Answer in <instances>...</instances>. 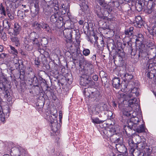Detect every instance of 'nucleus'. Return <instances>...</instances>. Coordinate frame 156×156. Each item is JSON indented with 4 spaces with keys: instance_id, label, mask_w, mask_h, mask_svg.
<instances>
[{
    "instance_id": "f257e3e1",
    "label": "nucleus",
    "mask_w": 156,
    "mask_h": 156,
    "mask_svg": "<svg viewBox=\"0 0 156 156\" xmlns=\"http://www.w3.org/2000/svg\"><path fill=\"white\" fill-rule=\"evenodd\" d=\"M8 83L9 80L6 76L2 75L0 76V89L2 91V93L1 94L9 102L12 99V92L10 89L6 87V84Z\"/></svg>"
},
{
    "instance_id": "f03ea898",
    "label": "nucleus",
    "mask_w": 156,
    "mask_h": 156,
    "mask_svg": "<svg viewBox=\"0 0 156 156\" xmlns=\"http://www.w3.org/2000/svg\"><path fill=\"white\" fill-rule=\"evenodd\" d=\"M52 5L54 7V9L56 10V12H54L52 14L50 17V21L52 23H59L62 25L63 24V18L60 15L58 12L59 8L57 4V1H54L52 4Z\"/></svg>"
},
{
    "instance_id": "7ed1b4c3",
    "label": "nucleus",
    "mask_w": 156,
    "mask_h": 156,
    "mask_svg": "<svg viewBox=\"0 0 156 156\" xmlns=\"http://www.w3.org/2000/svg\"><path fill=\"white\" fill-rule=\"evenodd\" d=\"M85 95L89 98H93L94 101L98 102L101 101V96L99 90L96 89L88 88L85 91Z\"/></svg>"
},
{
    "instance_id": "20e7f679",
    "label": "nucleus",
    "mask_w": 156,
    "mask_h": 156,
    "mask_svg": "<svg viewBox=\"0 0 156 156\" xmlns=\"http://www.w3.org/2000/svg\"><path fill=\"white\" fill-rule=\"evenodd\" d=\"M120 127L115 125L111 128H106L103 129L101 132V134L104 138L107 139L110 138L114 133H119Z\"/></svg>"
},
{
    "instance_id": "39448f33",
    "label": "nucleus",
    "mask_w": 156,
    "mask_h": 156,
    "mask_svg": "<svg viewBox=\"0 0 156 156\" xmlns=\"http://www.w3.org/2000/svg\"><path fill=\"white\" fill-rule=\"evenodd\" d=\"M39 35L35 32H33L30 34L28 37H25L24 40H26V43L28 42L32 43L36 47H39L41 45L40 40H38Z\"/></svg>"
},
{
    "instance_id": "423d86ee",
    "label": "nucleus",
    "mask_w": 156,
    "mask_h": 156,
    "mask_svg": "<svg viewBox=\"0 0 156 156\" xmlns=\"http://www.w3.org/2000/svg\"><path fill=\"white\" fill-rule=\"evenodd\" d=\"M129 153L131 156H143L144 154L137 148H135L136 144L132 140H130L128 142Z\"/></svg>"
},
{
    "instance_id": "0eeeda50",
    "label": "nucleus",
    "mask_w": 156,
    "mask_h": 156,
    "mask_svg": "<svg viewBox=\"0 0 156 156\" xmlns=\"http://www.w3.org/2000/svg\"><path fill=\"white\" fill-rule=\"evenodd\" d=\"M94 70L93 65L90 62H86L83 69L84 73L82 74L81 77L82 78H89L94 73Z\"/></svg>"
},
{
    "instance_id": "6e6552de",
    "label": "nucleus",
    "mask_w": 156,
    "mask_h": 156,
    "mask_svg": "<svg viewBox=\"0 0 156 156\" xmlns=\"http://www.w3.org/2000/svg\"><path fill=\"white\" fill-rule=\"evenodd\" d=\"M10 109L9 107H7L6 109H2V107L0 105V119L1 121L4 122L5 118H8L9 116Z\"/></svg>"
},
{
    "instance_id": "1a4fd4ad",
    "label": "nucleus",
    "mask_w": 156,
    "mask_h": 156,
    "mask_svg": "<svg viewBox=\"0 0 156 156\" xmlns=\"http://www.w3.org/2000/svg\"><path fill=\"white\" fill-rule=\"evenodd\" d=\"M119 133H114V134L111 136L109 138L110 140L112 142L115 143H122L123 138L120 137L118 135Z\"/></svg>"
},
{
    "instance_id": "9d476101",
    "label": "nucleus",
    "mask_w": 156,
    "mask_h": 156,
    "mask_svg": "<svg viewBox=\"0 0 156 156\" xmlns=\"http://www.w3.org/2000/svg\"><path fill=\"white\" fill-rule=\"evenodd\" d=\"M63 34L65 38L70 42L72 41L73 30L72 29H67L64 30L63 31Z\"/></svg>"
},
{
    "instance_id": "9b49d317",
    "label": "nucleus",
    "mask_w": 156,
    "mask_h": 156,
    "mask_svg": "<svg viewBox=\"0 0 156 156\" xmlns=\"http://www.w3.org/2000/svg\"><path fill=\"white\" fill-rule=\"evenodd\" d=\"M129 108H131L133 109H135L137 106H139V102L136 99L133 98L130 99L128 101Z\"/></svg>"
},
{
    "instance_id": "f8f14e48",
    "label": "nucleus",
    "mask_w": 156,
    "mask_h": 156,
    "mask_svg": "<svg viewBox=\"0 0 156 156\" xmlns=\"http://www.w3.org/2000/svg\"><path fill=\"white\" fill-rule=\"evenodd\" d=\"M3 25L4 28L7 30L8 33L11 35V31L12 30V28L11 27L10 22L8 20L5 19L3 21Z\"/></svg>"
},
{
    "instance_id": "ddd939ff",
    "label": "nucleus",
    "mask_w": 156,
    "mask_h": 156,
    "mask_svg": "<svg viewBox=\"0 0 156 156\" xmlns=\"http://www.w3.org/2000/svg\"><path fill=\"white\" fill-rule=\"evenodd\" d=\"M94 37V40H92L91 38H90L89 39L90 40V42L92 44L94 43L97 44L98 48H103L104 46V41L102 40L100 41L99 44H98L97 41V40L98 39V37L97 36H95L94 35L93 36Z\"/></svg>"
},
{
    "instance_id": "4468645a",
    "label": "nucleus",
    "mask_w": 156,
    "mask_h": 156,
    "mask_svg": "<svg viewBox=\"0 0 156 156\" xmlns=\"http://www.w3.org/2000/svg\"><path fill=\"white\" fill-rule=\"evenodd\" d=\"M21 30V27L18 23H16L14 24V28L11 31V34L16 35L20 33Z\"/></svg>"
},
{
    "instance_id": "2eb2a0df",
    "label": "nucleus",
    "mask_w": 156,
    "mask_h": 156,
    "mask_svg": "<svg viewBox=\"0 0 156 156\" xmlns=\"http://www.w3.org/2000/svg\"><path fill=\"white\" fill-rule=\"evenodd\" d=\"M121 143L116 144L115 147L118 151L120 153H123L126 151V148L124 145Z\"/></svg>"
},
{
    "instance_id": "dca6fc26",
    "label": "nucleus",
    "mask_w": 156,
    "mask_h": 156,
    "mask_svg": "<svg viewBox=\"0 0 156 156\" xmlns=\"http://www.w3.org/2000/svg\"><path fill=\"white\" fill-rule=\"evenodd\" d=\"M28 77L30 79L32 82L37 83L38 82L37 77L35 76L34 73L30 70V72L28 73L27 75Z\"/></svg>"
},
{
    "instance_id": "f3484780",
    "label": "nucleus",
    "mask_w": 156,
    "mask_h": 156,
    "mask_svg": "<svg viewBox=\"0 0 156 156\" xmlns=\"http://www.w3.org/2000/svg\"><path fill=\"white\" fill-rule=\"evenodd\" d=\"M112 85L116 89H119L121 85L119 78L118 77L114 78L112 80Z\"/></svg>"
},
{
    "instance_id": "a211bd4d",
    "label": "nucleus",
    "mask_w": 156,
    "mask_h": 156,
    "mask_svg": "<svg viewBox=\"0 0 156 156\" xmlns=\"http://www.w3.org/2000/svg\"><path fill=\"white\" fill-rule=\"evenodd\" d=\"M78 2L79 3V5L83 11L85 12L88 8V6L87 5L86 1L85 0H80Z\"/></svg>"
},
{
    "instance_id": "6ab92c4d",
    "label": "nucleus",
    "mask_w": 156,
    "mask_h": 156,
    "mask_svg": "<svg viewBox=\"0 0 156 156\" xmlns=\"http://www.w3.org/2000/svg\"><path fill=\"white\" fill-rule=\"evenodd\" d=\"M135 22L137 26L139 27H141L143 24V22L142 18L140 16H137L135 18Z\"/></svg>"
},
{
    "instance_id": "aec40b11",
    "label": "nucleus",
    "mask_w": 156,
    "mask_h": 156,
    "mask_svg": "<svg viewBox=\"0 0 156 156\" xmlns=\"http://www.w3.org/2000/svg\"><path fill=\"white\" fill-rule=\"evenodd\" d=\"M41 28L44 29V30L48 33L51 32V30L50 29L48 25L44 22L41 23Z\"/></svg>"
},
{
    "instance_id": "412c9836",
    "label": "nucleus",
    "mask_w": 156,
    "mask_h": 156,
    "mask_svg": "<svg viewBox=\"0 0 156 156\" xmlns=\"http://www.w3.org/2000/svg\"><path fill=\"white\" fill-rule=\"evenodd\" d=\"M133 110H129V107L125 108H123L122 110V113L123 114L126 116H131Z\"/></svg>"
},
{
    "instance_id": "4be33fe9",
    "label": "nucleus",
    "mask_w": 156,
    "mask_h": 156,
    "mask_svg": "<svg viewBox=\"0 0 156 156\" xmlns=\"http://www.w3.org/2000/svg\"><path fill=\"white\" fill-rule=\"evenodd\" d=\"M41 23H39L37 22H34L32 24V27L33 29L36 30L37 31L39 32L41 30Z\"/></svg>"
},
{
    "instance_id": "5701e85b",
    "label": "nucleus",
    "mask_w": 156,
    "mask_h": 156,
    "mask_svg": "<svg viewBox=\"0 0 156 156\" xmlns=\"http://www.w3.org/2000/svg\"><path fill=\"white\" fill-rule=\"evenodd\" d=\"M99 3L101 6H102L103 9L106 10L108 9L109 11V12H111L109 6L108 4L105 3V1L100 0L99 1Z\"/></svg>"
},
{
    "instance_id": "b1692460",
    "label": "nucleus",
    "mask_w": 156,
    "mask_h": 156,
    "mask_svg": "<svg viewBox=\"0 0 156 156\" xmlns=\"http://www.w3.org/2000/svg\"><path fill=\"white\" fill-rule=\"evenodd\" d=\"M84 79V85L86 86L87 85H88L89 86H93L95 85V83L94 81H93L92 80H91V79H90L89 78H83Z\"/></svg>"
},
{
    "instance_id": "393cba45",
    "label": "nucleus",
    "mask_w": 156,
    "mask_h": 156,
    "mask_svg": "<svg viewBox=\"0 0 156 156\" xmlns=\"http://www.w3.org/2000/svg\"><path fill=\"white\" fill-rule=\"evenodd\" d=\"M134 28L133 27H129L125 30V34L126 36L129 37L132 35L133 33Z\"/></svg>"
},
{
    "instance_id": "a878e982",
    "label": "nucleus",
    "mask_w": 156,
    "mask_h": 156,
    "mask_svg": "<svg viewBox=\"0 0 156 156\" xmlns=\"http://www.w3.org/2000/svg\"><path fill=\"white\" fill-rule=\"evenodd\" d=\"M146 145V143L144 142H141L138 143L137 145L136 144L135 147L141 151V150H144L145 148Z\"/></svg>"
},
{
    "instance_id": "bb28decb",
    "label": "nucleus",
    "mask_w": 156,
    "mask_h": 156,
    "mask_svg": "<svg viewBox=\"0 0 156 156\" xmlns=\"http://www.w3.org/2000/svg\"><path fill=\"white\" fill-rule=\"evenodd\" d=\"M131 128H130L129 127L125 126L124 127V130L123 131L124 133H126L128 136H129L131 134V131L132 130Z\"/></svg>"
},
{
    "instance_id": "cd10ccee",
    "label": "nucleus",
    "mask_w": 156,
    "mask_h": 156,
    "mask_svg": "<svg viewBox=\"0 0 156 156\" xmlns=\"http://www.w3.org/2000/svg\"><path fill=\"white\" fill-rule=\"evenodd\" d=\"M24 47L25 49L28 51H31L32 50L33 48V46L31 44L30 42H28L27 43H26V40H24Z\"/></svg>"
},
{
    "instance_id": "c85d7f7f",
    "label": "nucleus",
    "mask_w": 156,
    "mask_h": 156,
    "mask_svg": "<svg viewBox=\"0 0 156 156\" xmlns=\"http://www.w3.org/2000/svg\"><path fill=\"white\" fill-rule=\"evenodd\" d=\"M115 54L116 55H118L119 57H120L122 58L125 56V54L123 50L121 47L119 49H118L115 51Z\"/></svg>"
},
{
    "instance_id": "c756f323",
    "label": "nucleus",
    "mask_w": 156,
    "mask_h": 156,
    "mask_svg": "<svg viewBox=\"0 0 156 156\" xmlns=\"http://www.w3.org/2000/svg\"><path fill=\"white\" fill-rule=\"evenodd\" d=\"M151 151L152 150L151 149L147 147L144 149V152H142L144 154V155L143 156H149L151 154Z\"/></svg>"
},
{
    "instance_id": "7c9ffc66",
    "label": "nucleus",
    "mask_w": 156,
    "mask_h": 156,
    "mask_svg": "<svg viewBox=\"0 0 156 156\" xmlns=\"http://www.w3.org/2000/svg\"><path fill=\"white\" fill-rule=\"evenodd\" d=\"M11 155L12 156H19L20 151L19 149L15 148L13 150H11Z\"/></svg>"
},
{
    "instance_id": "2f4dec72",
    "label": "nucleus",
    "mask_w": 156,
    "mask_h": 156,
    "mask_svg": "<svg viewBox=\"0 0 156 156\" xmlns=\"http://www.w3.org/2000/svg\"><path fill=\"white\" fill-rule=\"evenodd\" d=\"M136 131L138 133H141L145 131V127L144 125L141 124L136 129Z\"/></svg>"
},
{
    "instance_id": "473e14b6",
    "label": "nucleus",
    "mask_w": 156,
    "mask_h": 156,
    "mask_svg": "<svg viewBox=\"0 0 156 156\" xmlns=\"http://www.w3.org/2000/svg\"><path fill=\"white\" fill-rule=\"evenodd\" d=\"M0 14L4 16H5L6 15L5 8L2 3H1L0 5Z\"/></svg>"
},
{
    "instance_id": "72a5a7b5",
    "label": "nucleus",
    "mask_w": 156,
    "mask_h": 156,
    "mask_svg": "<svg viewBox=\"0 0 156 156\" xmlns=\"http://www.w3.org/2000/svg\"><path fill=\"white\" fill-rule=\"evenodd\" d=\"M123 77L125 78L124 80L125 79L126 81H129L131 80L132 79L133 76L129 73H126L123 75Z\"/></svg>"
},
{
    "instance_id": "f704fd0d",
    "label": "nucleus",
    "mask_w": 156,
    "mask_h": 156,
    "mask_svg": "<svg viewBox=\"0 0 156 156\" xmlns=\"http://www.w3.org/2000/svg\"><path fill=\"white\" fill-rule=\"evenodd\" d=\"M133 95V94H135L136 96H138L139 95V90L137 88L134 87L133 89L131 90V92L130 93Z\"/></svg>"
},
{
    "instance_id": "c9c22d12",
    "label": "nucleus",
    "mask_w": 156,
    "mask_h": 156,
    "mask_svg": "<svg viewBox=\"0 0 156 156\" xmlns=\"http://www.w3.org/2000/svg\"><path fill=\"white\" fill-rule=\"evenodd\" d=\"M136 41H140L141 42L143 40V36L142 34H139L137 35L136 36Z\"/></svg>"
},
{
    "instance_id": "e433bc0d",
    "label": "nucleus",
    "mask_w": 156,
    "mask_h": 156,
    "mask_svg": "<svg viewBox=\"0 0 156 156\" xmlns=\"http://www.w3.org/2000/svg\"><path fill=\"white\" fill-rule=\"evenodd\" d=\"M123 97L124 98L125 100H128L129 99H131L133 97V95L131 93H129V94L126 93L124 94L123 95Z\"/></svg>"
},
{
    "instance_id": "4c0bfd02",
    "label": "nucleus",
    "mask_w": 156,
    "mask_h": 156,
    "mask_svg": "<svg viewBox=\"0 0 156 156\" xmlns=\"http://www.w3.org/2000/svg\"><path fill=\"white\" fill-rule=\"evenodd\" d=\"M146 45L147 48H151V49H153L154 47L153 43L150 41H147Z\"/></svg>"
},
{
    "instance_id": "58836bf2",
    "label": "nucleus",
    "mask_w": 156,
    "mask_h": 156,
    "mask_svg": "<svg viewBox=\"0 0 156 156\" xmlns=\"http://www.w3.org/2000/svg\"><path fill=\"white\" fill-rule=\"evenodd\" d=\"M130 119L131 121L133 122L134 124H138L140 121L138 117H131Z\"/></svg>"
},
{
    "instance_id": "ea45409f",
    "label": "nucleus",
    "mask_w": 156,
    "mask_h": 156,
    "mask_svg": "<svg viewBox=\"0 0 156 156\" xmlns=\"http://www.w3.org/2000/svg\"><path fill=\"white\" fill-rule=\"evenodd\" d=\"M122 86L121 90L123 92H126L128 90V89L129 87V86L127 85V84L125 83L123 86L122 84Z\"/></svg>"
},
{
    "instance_id": "a19ab883",
    "label": "nucleus",
    "mask_w": 156,
    "mask_h": 156,
    "mask_svg": "<svg viewBox=\"0 0 156 156\" xmlns=\"http://www.w3.org/2000/svg\"><path fill=\"white\" fill-rule=\"evenodd\" d=\"M103 122V121L100 120L98 118L92 119V122L96 124H100L102 123Z\"/></svg>"
},
{
    "instance_id": "79ce46f5",
    "label": "nucleus",
    "mask_w": 156,
    "mask_h": 156,
    "mask_svg": "<svg viewBox=\"0 0 156 156\" xmlns=\"http://www.w3.org/2000/svg\"><path fill=\"white\" fill-rule=\"evenodd\" d=\"M155 63H148L147 65V67L148 68V71H151L152 70V68H153L154 66V65Z\"/></svg>"
},
{
    "instance_id": "37998d69",
    "label": "nucleus",
    "mask_w": 156,
    "mask_h": 156,
    "mask_svg": "<svg viewBox=\"0 0 156 156\" xmlns=\"http://www.w3.org/2000/svg\"><path fill=\"white\" fill-rule=\"evenodd\" d=\"M83 55L85 56H87L89 55L90 54V50L87 48H84L83 50Z\"/></svg>"
},
{
    "instance_id": "c03bdc74",
    "label": "nucleus",
    "mask_w": 156,
    "mask_h": 156,
    "mask_svg": "<svg viewBox=\"0 0 156 156\" xmlns=\"http://www.w3.org/2000/svg\"><path fill=\"white\" fill-rule=\"evenodd\" d=\"M10 48L11 49V53L12 54L17 55L18 54V51L14 47L12 46H10Z\"/></svg>"
},
{
    "instance_id": "a18cd8bd",
    "label": "nucleus",
    "mask_w": 156,
    "mask_h": 156,
    "mask_svg": "<svg viewBox=\"0 0 156 156\" xmlns=\"http://www.w3.org/2000/svg\"><path fill=\"white\" fill-rule=\"evenodd\" d=\"M147 74V76L150 79H152L155 76V73L151 72L152 71H149Z\"/></svg>"
},
{
    "instance_id": "49530a36",
    "label": "nucleus",
    "mask_w": 156,
    "mask_h": 156,
    "mask_svg": "<svg viewBox=\"0 0 156 156\" xmlns=\"http://www.w3.org/2000/svg\"><path fill=\"white\" fill-rule=\"evenodd\" d=\"M131 121V119L128 120L127 122V125H126V126L129 127L130 128H133V126L134 124L133 122H132V121Z\"/></svg>"
},
{
    "instance_id": "de8ad7c7",
    "label": "nucleus",
    "mask_w": 156,
    "mask_h": 156,
    "mask_svg": "<svg viewBox=\"0 0 156 156\" xmlns=\"http://www.w3.org/2000/svg\"><path fill=\"white\" fill-rule=\"evenodd\" d=\"M11 41L13 42H15L16 43H18L19 40L17 37H12L11 38Z\"/></svg>"
},
{
    "instance_id": "09e8293b",
    "label": "nucleus",
    "mask_w": 156,
    "mask_h": 156,
    "mask_svg": "<svg viewBox=\"0 0 156 156\" xmlns=\"http://www.w3.org/2000/svg\"><path fill=\"white\" fill-rule=\"evenodd\" d=\"M51 114L55 118L57 115V111L56 109L55 108H53V112H52V110H51Z\"/></svg>"
},
{
    "instance_id": "8fccbe9b",
    "label": "nucleus",
    "mask_w": 156,
    "mask_h": 156,
    "mask_svg": "<svg viewBox=\"0 0 156 156\" xmlns=\"http://www.w3.org/2000/svg\"><path fill=\"white\" fill-rule=\"evenodd\" d=\"M146 11L147 13L148 14L151 13L152 12H156L155 9H152L151 8H147V9L146 10Z\"/></svg>"
},
{
    "instance_id": "3c124183",
    "label": "nucleus",
    "mask_w": 156,
    "mask_h": 156,
    "mask_svg": "<svg viewBox=\"0 0 156 156\" xmlns=\"http://www.w3.org/2000/svg\"><path fill=\"white\" fill-rule=\"evenodd\" d=\"M47 118L48 121L51 124H52L54 122V119L52 117V116H48Z\"/></svg>"
},
{
    "instance_id": "603ef678",
    "label": "nucleus",
    "mask_w": 156,
    "mask_h": 156,
    "mask_svg": "<svg viewBox=\"0 0 156 156\" xmlns=\"http://www.w3.org/2000/svg\"><path fill=\"white\" fill-rule=\"evenodd\" d=\"M14 65H15L16 68V69H19L20 68V64L19 63V61L16 60V62L15 63Z\"/></svg>"
},
{
    "instance_id": "864d4df0",
    "label": "nucleus",
    "mask_w": 156,
    "mask_h": 156,
    "mask_svg": "<svg viewBox=\"0 0 156 156\" xmlns=\"http://www.w3.org/2000/svg\"><path fill=\"white\" fill-rule=\"evenodd\" d=\"M39 47L38 48V51L40 52V53L42 55H44L45 53H46V52H45V51L44 49H41Z\"/></svg>"
},
{
    "instance_id": "5fc2aeb1",
    "label": "nucleus",
    "mask_w": 156,
    "mask_h": 156,
    "mask_svg": "<svg viewBox=\"0 0 156 156\" xmlns=\"http://www.w3.org/2000/svg\"><path fill=\"white\" fill-rule=\"evenodd\" d=\"M35 64L36 65L38 66L40 64V61L38 58H36L35 60ZM38 67V66H37Z\"/></svg>"
},
{
    "instance_id": "6e6d98bb",
    "label": "nucleus",
    "mask_w": 156,
    "mask_h": 156,
    "mask_svg": "<svg viewBox=\"0 0 156 156\" xmlns=\"http://www.w3.org/2000/svg\"><path fill=\"white\" fill-rule=\"evenodd\" d=\"M7 54L2 53L0 55V58L4 59L7 55Z\"/></svg>"
},
{
    "instance_id": "4d7b16f0",
    "label": "nucleus",
    "mask_w": 156,
    "mask_h": 156,
    "mask_svg": "<svg viewBox=\"0 0 156 156\" xmlns=\"http://www.w3.org/2000/svg\"><path fill=\"white\" fill-rule=\"evenodd\" d=\"M92 78L95 81H97L98 79V76L96 75H95L93 76Z\"/></svg>"
},
{
    "instance_id": "13d9d810",
    "label": "nucleus",
    "mask_w": 156,
    "mask_h": 156,
    "mask_svg": "<svg viewBox=\"0 0 156 156\" xmlns=\"http://www.w3.org/2000/svg\"><path fill=\"white\" fill-rule=\"evenodd\" d=\"M2 38L4 41H6L7 40L6 34L5 33H3V35L2 37Z\"/></svg>"
},
{
    "instance_id": "bf43d9fd",
    "label": "nucleus",
    "mask_w": 156,
    "mask_h": 156,
    "mask_svg": "<svg viewBox=\"0 0 156 156\" xmlns=\"http://www.w3.org/2000/svg\"><path fill=\"white\" fill-rule=\"evenodd\" d=\"M133 110V113L132 114L131 116V117L132 116V117H136V116L137 115V112H136L134 111Z\"/></svg>"
},
{
    "instance_id": "052dcab7",
    "label": "nucleus",
    "mask_w": 156,
    "mask_h": 156,
    "mask_svg": "<svg viewBox=\"0 0 156 156\" xmlns=\"http://www.w3.org/2000/svg\"><path fill=\"white\" fill-rule=\"evenodd\" d=\"M102 108H103L102 109L101 108V110H105L106 109V106H107V105L105 104H104L103 103H102Z\"/></svg>"
},
{
    "instance_id": "680f3d73",
    "label": "nucleus",
    "mask_w": 156,
    "mask_h": 156,
    "mask_svg": "<svg viewBox=\"0 0 156 156\" xmlns=\"http://www.w3.org/2000/svg\"><path fill=\"white\" fill-rule=\"evenodd\" d=\"M153 32L156 35V26H154L153 27Z\"/></svg>"
},
{
    "instance_id": "e2e57ef3",
    "label": "nucleus",
    "mask_w": 156,
    "mask_h": 156,
    "mask_svg": "<svg viewBox=\"0 0 156 156\" xmlns=\"http://www.w3.org/2000/svg\"><path fill=\"white\" fill-rule=\"evenodd\" d=\"M156 4L155 2H153L151 5V6L150 7L152 9H154V8L156 6Z\"/></svg>"
},
{
    "instance_id": "0e129e2a",
    "label": "nucleus",
    "mask_w": 156,
    "mask_h": 156,
    "mask_svg": "<svg viewBox=\"0 0 156 156\" xmlns=\"http://www.w3.org/2000/svg\"><path fill=\"white\" fill-rule=\"evenodd\" d=\"M152 70H151V71L153 72V71H154V73H156V63H155L154 66L153 68H152Z\"/></svg>"
},
{
    "instance_id": "69168bd1",
    "label": "nucleus",
    "mask_w": 156,
    "mask_h": 156,
    "mask_svg": "<svg viewBox=\"0 0 156 156\" xmlns=\"http://www.w3.org/2000/svg\"><path fill=\"white\" fill-rule=\"evenodd\" d=\"M8 15L10 19L12 20L13 19V16L10 13H8Z\"/></svg>"
},
{
    "instance_id": "338daca9",
    "label": "nucleus",
    "mask_w": 156,
    "mask_h": 156,
    "mask_svg": "<svg viewBox=\"0 0 156 156\" xmlns=\"http://www.w3.org/2000/svg\"><path fill=\"white\" fill-rule=\"evenodd\" d=\"M91 58L93 61L96 60V54H94V55H93L91 57Z\"/></svg>"
},
{
    "instance_id": "774afa93",
    "label": "nucleus",
    "mask_w": 156,
    "mask_h": 156,
    "mask_svg": "<svg viewBox=\"0 0 156 156\" xmlns=\"http://www.w3.org/2000/svg\"><path fill=\"white\" fill-rule=\"evenodd\" d=\"M59 119H62V112L61 111L59 112Z\"/></svg>"
}]
</instances>
